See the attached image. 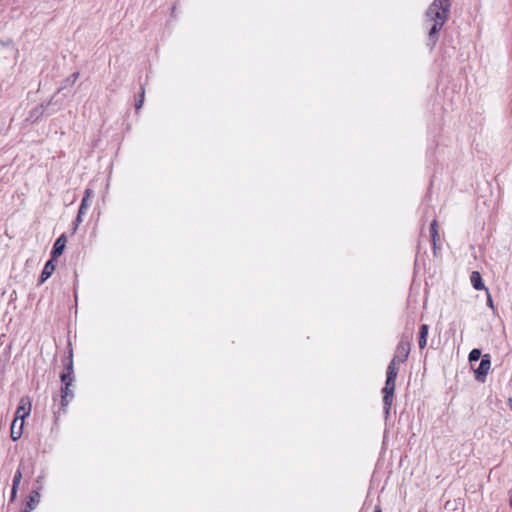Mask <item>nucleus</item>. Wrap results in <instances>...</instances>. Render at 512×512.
Instances as JSON below:
<instances>
[{
    "label": "nucleus",
    "instance_id": "f257e3e1",
    "mask_svg": "<svg viewBox=\"0 0 512 512\" xmlns=\"http://www.w3.org/2000/svg\"><path fill=\"white\" fill-rule=\"evenodd\" d=\"M451 0H434L428 7L425 16L433 25L428 33L429 44L433 47L438 41L439 31L449 18Z\"/></svg>",
    "mask_w": 512,
    "mask_h": 512
},
{
    "label": "nucleus",
    "instance_id": "f03ea898",
    "mask_svg": "<svg viewBox=\"0 0 512 512\" xmlns=\"http://www.w3.org/2000/svg\"><path fill=\"white\" fill-rule=\"evenodd\" d=\"M396 380L386 379L385 386L382 389L383 393V409L385 418L387 419L390 415V410L392 407L394 392H395V384Z\"/></svg>",
    "mask_w": 512,
    "mask_h": 512
},
{
    "label": "nucleus",
    "instance_id": "7ed1b4c3",
    "mask_svg": "<svg viewBox=\"0 0 512 512\" xmlns=\"http://www.w3.org/2000/svg\"><path fill=\"white\" fill-rule=\"evenodd\" d=\"M490 368H491V356H490V354H484L482 356V359L480 361L478 368L474 370L475 379L478 382L484 383Z\"/></svg>",
    "mask_w": 512,
    "mask_h": 512
},
{
    "label": "nucleus",
    "instance_id": "20e7f679",
    "mask_svg": "<svg viewBox=\"0 0 512 512\" xmlns=\"http://www.w3.org/2000/svg\"><path fill=\"white\" fill-rule=\"evenodd\" d=\"M410 349H411L410 342L407 340L401 339L396 347L395 355L391 361H395V363H398V364L405 362L409 356Z\"/></svg>",
    "mask_w": 512,
    "mask_h": 512
},
{
    "label": "nucleus",
    "instance_id": "39448f33",
    "mask_svg": "<svg viewBox=\"0 0 512 512\" xmlns=\"http://www.w3.org/2000/svg\"><path fill=\"white\" fill-rule=\"evenodd\" d=\"M31 412V403L28 397H23L20 399L19 406L15 413V418L17 421H22L24 423V419L30 415Z\"/></svg>",
    "mask_w": 512,
    "mask_h": 512
},
{
    "label": "nucleus",
    "instance_id": "423d86ee",
    "mask_svg": "<svg viewBox=\"0 0 512 512\" xmlns=\"http://www.w3.org/2000/svg\"><path fill=\"white\" fill-rule=\"evenodd\" d=\"M61 382V408L65 411L69 401L74 397V393L72 390H70V386L72 385L73 381L65 380Z\"/></svg>",
    "mask_w": 512,
    "mask_h": 512
},
{
    "label": "nucleus",
    "instance_id": "0eeeda50",
    "mask_svg": "<svg viewBox=\"0 0 512 512\" xmlns=\"http://www.w3.org/2000/svg\"><path fill=\"white\" fill-rule=\"evenodd\" d=\"M66 242H67V239H66L65 234L60 235L56 239V241L53 244L52 251H51V257L53 259H57L59 256L62 255V253L65 249V246H66Z\"/></svg>",
    "mask_w": 512,
    "mask_h": 512
},
{
    "label": "nucleus",
    "instance_id": "6e6552de",
    "mask_svg": "<svg viewBox=\"0 0 512 512\" xmlns=\"http://www.w3.org/2000/svg\"><path fill=\"white\" fill-rule=\"evenodd\" d=\"M55 260H56V259H53V258L51 257V259H50V260H48V261L45 263L44 268H43V270H42V272H41V274H40V277H39V283H38V285L43 284V283H44V282H45V281H46V280H47V279L52 275V273L54 272L55 267H56V266H55V264H54V261H55Z\"/></svg>",
    "mask_w": 512,
    "mask_h": 512
},
{
    "label": "nucleus",
    "instance_id": "1a4fd4ad",
    "mask_svg": "<svg viewBox=\"0 0 512 512\" xmlns=\"http://www.w3.org/2000/svg\"><path fill=\"white\" fill-rule=\"evenodd\" d=\"M73 373H74V370H73L72 351H70V354L67 358V363L65 364L64 371L62 372V374L60 376L61 381H65V380L74 381Z\"/></svg>",
    "mask_w": 512,
    "mask_h": 512
},
{
    "label": "nucleus",
    "instance_id": "9d476101",
    "mask_svg": "<svg viewBox=\"0 0 512 512\" xmlns=\"http://www.w3.org/2000/svg\"><path fill=\"white\" fill-rule=\"evenodd\" d=\"M89 206H90L89 201L86 199H82L77 217L74 222L73 233L76 232L79 224L83 221V215L85 214V212L89 208Z\"/></svg>",
    "mask_w": 512,
    "mask_h": 512
},
{
    "label": "nucleus",
    "instance_id": "9b49d317",
    "mask_svg": "<svg viewBox=\"0 0 512 512\" xmlns=\"http://www.w3.org/2000/svg\"><path fill=\"white\" fill-rule=\"evenodd\" d=\"M40 494L33 490L28 497L25 507L20 512H31L39 501Z\"/></svg>",
    "mask_w": 512,
    "mask_h": 512
},
{
    "label": "nucleus",
    "instance_id": "f8f14e48",
    "mask_svg": "<svg viewBox=\"0 0 512 512\" xmlns=\"http://www.w3.org/2000/svg\"><path fill=\"white\" fill-rule=\"evenodd\" d=\"M21 466L22 465L20 464L18 469L16 470V472L14 474L13 484H12V489H11V501H13L15 499L16 494H17V490H18V487H19V484H20L21 479H22Z\"/></svg>",
    "mask_w": 512,
    "mask_h": 512
},
{
    "label": "nucleus",
    "instance_id": "ddd939ff",
    "mask_svg": "<svg viewBox=\"0 0 512 512\" xmlns=\"http://www.w3.org/2000/svg\"><path fill=\"white\" fill-rule=\"evenodd\" d=\"M17 419H14L12 424H11V439L13 441H17L21 436H22V433H23V422L20 421L19 422V425L17 427Z\"/></svg>",
    "mask_w": 512,
    "mask_h": 512
},
{
    "label": "nucleus",
    "instance_id": "4468645a",
    "mask_svg": "<svg viewBox=\"0 0 512 512\" xmlns=\"http://www.w3.org/2000/svg\"><path fill=\"white\" fill-rule=\"evenodd\" d=\"M470 281H471L472 286L476 290H481V289L485 288L484 283L482 281L481 274L478 271H473L471 273Z\"/></svg>",
    "mask_w": 512,
    "mask_h": 512
},
{
    "label": "nucleus",
    "instance_id": "2eb2a0df",
    "mask_svg": "<svg viewBox=\"0 0 512 512\" xmlns=\"http://www.w3.org/2000/svg\"><path fill=\"white\" fill-rule=\"evenodd\" d=\"M430 236H431V241H432V244H433L434 254H436L437 241L439 240V234H438V230H437V221L436 220H433L431 222V225H430Z\"/></svg>",
    "mask_w": 512,
    "mask_h": 512
},
{
    "label": "nucleus",
    "instance_id": "dca6fc26",
    "mask_svg": "<svg viewBox=\"0 0 512 512\" xmlns=\"http://www.w3.org/2000/svg\"><path fill=\"white\" fill-rule=\"evenodd\" d=\"M398 365L395 361H390L386 371V379L396 380L399 371Z\"/></svg>",
    "mask_w": 512,
    "mask_h": 512
},
{
    "label": "nucleus",
    "instance_id": "f3484780",
    "mask_svg": "<svg viewBox=\"0 0 512 512\" xmlns=\"http://www.w3.org/2000/svg\"><path fill=\"white\" fill-rule=\"evenodd\" d=\"M79 75H80L79 72H74L69 77H67L65 80H63L60 88L58 89V92L66 89L68 86L74 85L75 82L77 81V79L79 78Z\"/></svg>",
    "mask_w": 512,
    "mask_h": 512
},
{
    "label": "nucleus",
    "instance_id": "a211bd4d",
    "mask_svg": "<svg viewBox=\"0 0 512 512\" xmlns=\"http://www.w3.org/2000/svg\"><path fill=\"white\" fill-rule=\"evenodd\" d=\"M482 353H481V350L478 349V348H474L470 351L469 355H468V359H469V362L470 363H473V362H476L478 361L479 359H482Z\"/></svg>",
    "mask_w": 512,
    "mask_h": 512
},
{
    "label": "nucleus",
    "instance_id": "6ab92c4d",
    "mask_svg": "<svg viewBox=\"0 0 512 512\" xmlns=\"http://www.w3.org/2000/svg\"><path fill=\"white\" fill-rule=\"evenodd\" d=\"M144 95H145V90H144V87H141V93H140V98L138 101H136L135 103V108L136 110H139L142 105H143V101H144Z\"/></svg>",
    "mask_w": 512,
    "mask_h": 512
},
{
    "label": "nucleus",
    "instance_id": "aec40b11",
    "mask_svg": "<svg viewBox=\"0 0 512 512\" xmlns=\"http://www.w3.org/2000/svg\"><path fill=\"white\" fill-rule=\"evenodd\" d=\"M94 197V191L90 188H86L82 199L90 201Z\"/></svg>",
    "mask_w": 512,
    "mask_h": 512
},
{
    "label": "nucleus",
    "instance_id": "412c9836",
    "mask_svg": "<svg viewBox=\"0 0 512 512\" xmlns=\"http://www.w3.org/2000/svg\"><path fill=\"white\" fill-rule=\"evenodd\" d=\"M429 331V326L427 324H423L419 329V336L427 337Z\"/></svg>",
    "mask_w": 512,
    "mask_h": 512
},
{
    "label": "nucleus",
    "instance_id": "4be33fe9",
    "mask_svg": "<svg viewBox=\"0 0 512 512\" xmlns=\"http://www.w3.org/2000/svg\"><path fill=\"white\" fill-rule=\"evenodd\" d=\"M419 348L420 349H423L426 347V344H427V337H423V336H419Z\"/></svg>",
    "mask_w": 512,
    "mask_h": 512
},
{
    "label": "nucleus",
    "instance_id": "5701e85b",
    "mask_svg": "<svg viewBox=\"0 0 512 512\" xmlns=\"http://www.w3.org/2000/svg\"><path fill=\"white\" fill-rule=\"evenodd\" d=\"M452 504H453V503H452L451 501H447V502L445 503V509L450 510V505H452Z\"/></svg>",
    "mask_w": 512,
    "mask_h": 512
},
{
    "label": "nucleus",
    "instance_id": "b1692460",
    "mask_svg": "<svg viewBox=\"0 0 512 512\" xmlns=\"http://www.w3.org/2000/svg\"><path fill=\"white\" fill-rule=\"evenodd\" d=\"M374 512H382L381 506L380 505H376L375 509H374Z\"/></svg>",
    "mask_w": 512,
    "mask_h": 512
},
{
    "label": "nucleus",
    "instance_id": "393cba45",
    "mask_svg": "<svg viewBox=\"0 0 512 512\" xmlns=\"http://www.w3.org/2000/svg\"><path fill=\"white\" fill-rule=\"evenodd\" d=\"M508 405H509V407H510V408H511V410H512V398H509V399H508Z\"/></svg>",
    "mask_w": 512,
    "mask_h": 512
},
{
    "label": "nucleus",
    "instance_id": "a878e982",
    "mask_svg": "<svg viewBox=\"0 0 512 512\" xmlns=\"http://www.w3.org/2000/svg\"><path fill=\"white\" fill-rule=\"evenodd\" d=\"M488 304H490L492 306V300L490 297H488Z\"/></svg>",
    "mask_w": 512,
    "mask_h": 512
},
{
    "label": "nucleus",
    "instance_id": "bb28decb",
    "mask_svg": "<svg viewBox=\"0 0 512 512\" xmlns=\"http://www.w3.org/2000/svg\"><path fill=\"white\" fill-rule=\"evenodd\" d=\"M510 506L512 508V495L510 496Z\"/></svg>",
    "mask_w": 512,
    "mask_h": 512
}]
</instances>
